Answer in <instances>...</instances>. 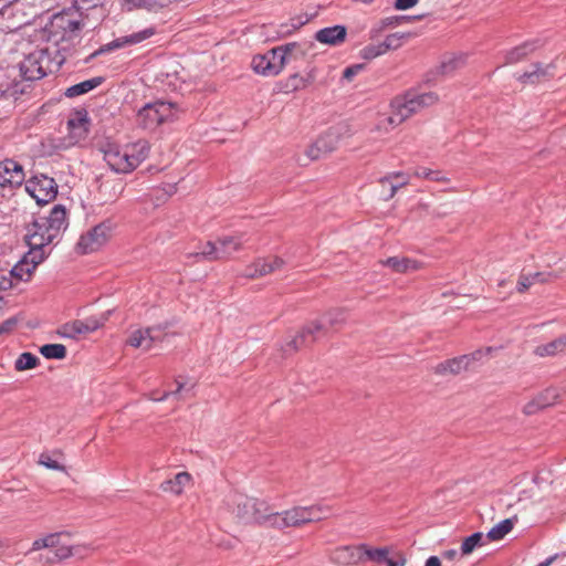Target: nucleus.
Wrapping results in <instances>:
<instances>
[{"label":"nucleus","mask_w":566,"mask_h":566,"mask_svg":"<svg viewBox=\"0 0 566 566\" xmlns=\"http://www.w3.org/2000/svg\"><path fill=\"white\" fill-rule=\"evenodd\" d=\"M424 566H441V562L439 557L437 556H430L427 560Z\"/></svg>","instance_id":"nucleus-59"},{"label":"nucleus","mask_w":566,"mask_h":566,"mask_svg":"<svg viewBox=\"0 0 566 566\" xmlns=\"http://www.w3.org/2000/svg\"><path fill=\"white\" fill-rule=\"evenodd\" d=\"M52 60L46 49H38L25 55L19 64L20 75L25 81H38L51 72Z\"/></svg>","instance_id":"nucleus-12"},{"label":"nucleus","mask_w":566,"mask_h":566,"mask_svg":"<svg viewBox=\"0 0 566 566\" xmlns=\"http://www.w3.org/2000/svg\"><path fill=\"white\" fill-rule=\"evenodd\" d=\"M419 0H396L394 3V8L396 10H408L415 7Z\"/></svg>","instance_id":"nucleus-55"},{"label":"nucleus","mask_w":566,"mask_h":566,"mask_svg":"<svg viewBox=\"0 0 566 566\" xmlns=\"http://www.w3.org/2000/svg\"><path fill=\"white\" fill-rule=\"evenodd\" d=\"M429 180L440 181L446 178L441 176V172L438 170H431V176L428 178Z\"/></svg>","instance_id":"nucleus-60"},{"label":"nucleus","mask_w":566,"mask_h":566,"mask_svg":"<svg viewBox=\"0 0 566 566\" xmlns=\"http://www.w3.org/2000/svg\"><path fill=\"white\" fill-rule=\"evenodd\" d=\"M413 175L419 178L428 179L431 176V169L426 167H419L415 169Z\"/></svg>","instance_id":"nucleus-58"},{"label":"nucleus","mask_w":566,"mask_h":566,"mask_svg":"<svg viewBox=\"0 0 566 566\" xmlns=\"http://www.w3.org/2000/svg\"><path fill=\"white\" fill-rule=\"evenodd\" d=\"M103 83V77H92L90 80L83 81L81 83L74 84L66 88L65 96L66 97H76L83 94L91 92Z\"/></svg>","instance_id":"nucleus-27"},{"label":"nucleus","mask_w":566,"mask_h":566,"mask_svg":"<svg viewBox=\"0 0 566 566\" xmlns=\"http://www.w3.org/2000/svg\"><path fill=\"white\" fill-rule=\"evenodd\" d=\"M363 548V556H366L368 559L378 562V563H386V560L389 558V548L388 547H380V548H370L365 544H361Z\"/></svg>","instance_id":"nucleus-37"},{"label":"nucleus","mask_w":566,"mask_h":566,"mask_svg":"<svg viewBox=\"0 0 566 566\" xmlns=\"http://www.w3.org/2000/svg\"><path fill=\"white\" fill-rule=\"evenodd\" d=\"M458 555V552L455 549H449L446 551L443 556L448 559H453Z\"/></svg>","instance_id":"nucleus-61"},{"label":"nucleus","mask_w":566,"mask_h":566,"mask_svg":"<svg viewBox=\"0 0 566 566\" xmlns=\"http://www.w3.org/2000/svg\"><path fill=\"white\" fill-rule=\"evenodd\" d=\"M243 242V234L224 235L214 242L208 241L200 251L193 254V256L208 261L226 260L240 251Z\"/></svg>","instance_id":"nucleus-10"},{"label":"nucleus","mask_w":566,"mask_h":566,"mask_svg":"<svg viewBox=\"0 0 566 566\" xmlns=\"http://www.w3.org/2000/svg\"><path fill=\"white\" fill-rule=\"evenodd\" d=\"M56 334L61 338L78 339V337L84 334L83 327H82V321L74 319V321L62 324L56 329Z\"/></svg>","instance_id":"nucleus-29"},{"label":"nucleus","mask_w":566,"mask_h":566,"mask_svg":"<svg viewBox=\"0 0 566 566\" xmlns=\"http://www.w3.org/2000/svg\"><path fill=\"white\" fill-rule=\"evenodd\" d=\"M297 46L296 43H287L285 45L273 48V51H281L276 56L282 60V65L284 66L286 63V56Z\"/></svg>","instance_id":"nucleus-49"},{"label":"nucleus","mask_w":566,"mask_h":566,"mask_svg":"<svg viewBox=\"0 0 566 566\" xmlns=\"http://www.w3.org/2000/svg\"><path fill=\"white\" fill-rule=\"evenodd\" d=\"M385 266H389L397 273H406L415 271L419 268V263L416 260L409 258L391 256L380 262Z\"/></svg>","instance_id":"nucleus-25"},{"label":"nucleus","mask_w":566,"mask_h":566,"mask_svg":"<svg viewBox=\"0 0 566 566\" xmlns=\"http://www.w3.org/2000/svg\"><path fill=\"white\" fill-rule=\"evenodd\" d=\"M345 321V312L342 310H334L328 312L322 321L311 322L303 329L294 336L285 347L286 353L297 350L301 347L307 346L315 342L318 337L326 333L327 325L333 327Z\"/></svg>","instance_id":"nucleus-8"},{"label":"nucleus","mask_w":566,"mask_h":566,"mask_svg":"<svg viewBox=\"0 0 566 566\" xmlns=\"http://www.w3.org/2000/svg\"><path fill=\"white\" fill-rule=\"evenodd\" d=\"M419 17L416 15H392L385 18V22L387 25H390V28H396L405 23H410L417 20Z\"/></svg>","instance_id":"nucleus-45"},{"label":"nucleus","mask_w":566,"mask_h":566,"mask_svg":"<svg viewBox=\"0 0 566 566\" xmlns=\"http://www.w3.org/2000/svg\"><path fill=\"white\" fill-rule=\"evenodd\" d=\"M40 464L44 465L48 469L56 470V471H63L64 467L60 464L57 461L51 459L48 455H41L40 458Z\"/></svg>","instance_id":"nucleus-52"},{"label":"nucleus","mask_w":566,"mask_h":566,"mask_svg":"<svg viewBox=\"0 0 566 566\" xmlns=\"http://www.w3.org/2000/svg\"><path fill=\"white\" fill-rule=\"evenodd\" d=\"M349 135L350 129L347 124L340 123L333 126L308 146L305 155L310 160H317L333 151L337 147L339 140Z\"/></svg>","instance_id":"nucleus-11"},{"label":"nucleus","mask_w":566,"mask_h":566,"mask_svg":"<svg viewBox=\"0 0 566 566\" xmlns=\"http://www.w3.org/2000/svg\"><path fill=\"white\" fill-rule=\"evenodd\" d=\"M18 324L15 317H10L0 324V336L9 335Z\"/></svg>","instance_id":"nucleus-51"},{"label":"nucleus","mask_w":566,"mask_h":566,"mask_svg":"<svg viewBox=\"0 0 566 566\" xmlns=\"http://www.w3.org/2000/svg\"><path fill=\"white\" fill-rule=\"evenodd\" d=\"M405 38V34L392 33L386 36L385 41L381 42L382 46H385V51L391 49H398L401 45V39Z\"/></svg>","instance_id":"nucleus-47"},{"label":"nucleus","mask_w":566,"mask_h":566,"mask_svg":"<svg viewBox=\"0 0 566 566\" xmlns=\"http://www.w3.org/2000/svg\"><path fill=\"white\" fill-rule=\"evenodd\" d=\"M566 350V335H563L547 344L538 345L534 354L539 357L554 356Z\"/></svg>","instance_id":"nucleus-26"},{"label":"nucleus","mask_w":566,"mask_h":566,"mask_svg":"<svg viewBox=\"0 0 566 566\" xmlns=\"http://www.w3.org/2000/svg\"><path fill=\"white\" fill-rule=\"evenodd\" d=\"M385 53H386L385 46H382L381 43L368 44L359 51V55L364 60H373V59L378 57Z\"/></svg>","instance_id":"nucleus-40"},{"label":"nucleus","mask_w":566,"mask_h":566,"mask_svg":"<svg viewBox=\"0 0 566 566\" xmlns=\"http://www.w3.org/2000/svg\"><path fill=\"white\" fill-rule=\"evenodd\" d=\"M464 63V56L463 55H457L452 56L441 63V73L442 74H449L453 72L457 67L462 65Z\"/></svg>","instance_id":"nucleus-44"},{"label":"nucleus","mask_w":566,"mask_h":566,"mask_svg":"<svg viewBox=\"0 0 566 566\" xmlns=\"http://www.w3.org/2000/svg\"><path fill=\"white\" fill-rule=\"evenodd\" d=\"M99 150L107 166L116 174H129L135 170L149 155L150 146L146 140L126 145L106 139Z\"/></svg>","instance_id":"nucleus-2"},{"label":"nucleus","mask_w":566,"mask_h":566,"mask_svg":"<svg viewBox=\"0 0 566 566\" xmlns=\"http://www.w3.org/2000/svg\"><path fill=\"white\" fill-rule=\"evenodd\" d=\"M39 358L31 353H22L14 361V369L18 371H24L28 369L35 368L39 364Z\"/></svg>","instance_id":"nucleus-36"},{"label":"nucleus","mask_w":566,"mask_h":566,"mask_svg":"<svg viewBox=\"0 0 566 566\" xmlns=\"http://www.w3.org/2000/svg\"><path fill=\"white\" fill-rule=\"evenodd\" d=\"M332 513L328 505L316 503L308 506L296 505L282 512H274L271 527L275 530L300 528L310 523L327 518Z\"/></svg>","instance_id":"nucleus-4"},{"label":"nucleus","mask_w":566,"mask_h":566,"mask_svg":"<svg viewBox=\"0 0 566 566\" xmlns=\"http://www.w3.org/2000/svg\"><path fill=\"white\" fill-rule=\"evenodd\" d=\"M181 113L176 103L156 101L145 104L136 114V124L139 128L154 132L160 125L172 123L178 119Z\"/></svg>","instance_id":"nucleus-7"},{"label":"nucleus","mask_w":566,"mask_h":566,"mask_svg":"<svg viewBox=\"0 0 566 566\" xmlns=\"http://www.w3.org/2000/svg\"><path fill=\"white\" fill-rule=\"evenodd\" d=\"M156 32H157L156 28L149 27L144 30L134 32L132 34L116 38L113 41L102 45L98 50L94 51L90 55L88 60H92L101 54H106V53L113 52L115 50H119V49H123L126 46L139 44V43L148 40L153 35H155Z\"/></svg>","instance_id":"nucleus-14"},{"label":"nucleus","mask_w":566,"mask_h":566,"mask_svg":"<svg viewBox=\"0 0 566 566\" xmlns=\"http://www.w3.org/2000/svg\"><path fill=\"white\" fill-rule=\"evenodd\" d=\"M492 352V347H486L485 349H478L471 354H468L467 356H471L470 358V368L474 367L475 361H480L483 357L489 355Z\"/></svg>","instance_id":"nucleus-53"},{"label":"nucleus","mask_w":566,"mask_h":566,"mask_svg":"<svg viewBox=\"0 0 566 566\" xmlns=\"http://www.w3.org/2000/svg\"><path fill=\"white\" fill-rule=\"evenodd\" d=\"M391 177L401 178V179H400V182H399V184H397V185H391V187H390V191H389L388 196L386 197V199H387V200H388V199H391V198L396 195L397 190H398L400 187H402V186H405V185H407V184L409 182L408 177H407L403 172H394V174H391L390 176H387V177L381 178V179H380V182H381V184H385V182H387Z\"/></svg>","instance_id":"nucleus-42"},{"label":"nucleus","mask_w":566,"mask_h":566,"mask_svg":"<svg viewBox=\"0 0 566 566\" xmlns=\"http://www.w3.org/2000/svg\"><path fill=\"white\" fill-rule=\"evenodd\" d=\"M548 74L547 69L542 67L541 64H534L532 65L530 71L524 72L521 74L517 80L524 84L527 83H536L542 77H545Z\"/></svg>","instance_id":"nucleus-34"},{"label":"nucleus","mask_w":566,"mask_h":566,"mask_svg":"<svg viewBox=\"0 0 566 566\" xmlns=\"http://www.w3.org/2000/svg\"><path fill=\"white\" fill-rule=\"evenodd\" d=\"M61 533H51L42 538L35 539L29 553L49 548L50 552L39 556V562L43 565H54L72 557V545L63 544L61 542Z\"/></svg>","instance_id":"nucleus-9"},{"label":"nucleus","mask_w":566,"mask_h":566,"mask_svg":"<svg viewBox=\"0 0 566 566\" xmlns=\"http://www.w3.org/2000/svg\"><path fill=\"white\" fill-rule=\"evenodd\" d=\"M25 175L23 167L13 159L0 161V188H14L22 185Z\"/></svg>","instance_id":"nucleus-18"},{"label":"nucleus","mask_w":566,"mask_h":566,"mask_svg":"<svg viewBox=\"0 0 566 566\" xmlns=\"http://www.w3.org/2000/svg\"><path fill=\"white\" fill-rule=\"evenodd\" d=\"M484 535L481 532L473 533L464 538L461 545L462 555L471 554L478 546L483 545Z\"/></svg>","instance_id":"nucleus-38"},{"label":"nucleus","mask_w":566,"mask_h":566,"mask_svg":"<svg viewBox=\"0 0 566 566\" xmlns=\"http://www.w3.org/2000/svg\"><path fill=\"white\" fill-rule=\"evenodd\" d=\"M333 558L342 565L356 564L363 559L361 544L358 546H343L334 552Z\"/></svg>","instance_id":"nucleus-21"},{"label":"nucleus","mask_w":566,"mask_h":566,"mask_svg":"<svg viewBox=\"0 0 566 566\" xmlns=\"http://www.w3.org/2000/svg\"><path fill=\"white\" fill-rule=\"evenodd\" d=\"M284 264V260L279 256H274L271 260L258 259L251 265L247 266L243 276L249 279L262 277L282 269Z\"/></svg>","instance_id":"nucleus-19"},{"label":"nucleus","mask_w":566,"mask_h":566,"mask_svg":"<svg viewBox=\"0 0 566 566\" xmlns=\"http://www.w3.org/2000/svg\"><path fill=\"white\" fill-rule=\"evenodd\" d=\"M513 528V521L506 518L493 526L486 534V538L490 541H500Z\"/></svg>","instance_id":"nucleus-33"},{"label":"nucleus","mask_w":566,"mask_h":566,"mask_svg":"<svg viewBox=\"0 0 566 566\" xmlns=\"http://www.w3.org/2000/svg\"><path fill=\"white\" fill-rule=\"evenodd\" d=\"M347 30L344 25H333L316 32L315 39L323 44L338 45L346 39Z\"/></svg>","instance_id":"nucleus-20"},{"label":"nucleus","mask_w":566,"mask_h":566,"mask_svg":"<svg viewBox=\"0 0 566 566\" xmlns=\"http://www.w3.org/2000/svg\"><path fill=\"white\" fill-rule=\"evenodd\" d=\"M191 481V475L188 472H179L172 479L166 480L161 483L160 489L175 495H180L184 489Z\"/></svg>","instance_id":"nucleus-23"},{"label":"nucleus","mask_w":566,"mask_h":566,"mask_svg":"<svg viewBox=\"0 0 566 566\" xmlns=\"http://www.w3.org/2000/svg\"><path fill=\"white\" fill-rule=\"evenodd\" d=\"M280 52L271 49L264 54L255 55L251 62L253 71L263 76L277 75L284 67L282 60L276 56Z\"/></svg>","instance_id":"nucleus-17"},{"label":"nucleus","mask_w":566,"mask_h":566,"mask_svg":"<svg viewBox=\"0 0 566 566\" xmlns=\"http://www.w3.org/2000/svg\"><path fill=\"white\" fill-rule=\"evenodd\" d=\"M112 311H106L99 316H90L82 321V327L84 334L92 333L104 326V324L108 321Z\"/></svg>","instance_id":"nucleus-32"},{"label":"nucleus","mask_w":566,"mask_h":566,"mask_svg":"<svg viewBox=\"0 0 566 566\" xmlns=\"http://www.w3.org/2000/svg\"><path fill=\"white\" fill-rule=\"evenodd\" d=\"M96 547L93 544H76L72 545V552L73 556L84 559L87 557L92 552H94Z\"/></svg>","instance_id":"nucleus-46"},{"label":"nucleus","mask_w":566,"mask_h":566,"mask_svg":"<svg viewBox=\"0 0 566 566\" xmlns=\"http://www.w3.org/2000/svg\"><path fill=\"white\" fill-rule=\"evenodd\" d=\"M535 49L534 42H525L506 53L505 61L509 64L517 63Z\"/></svg>","instance_id":"nucleus-31"},{"label":"nucleus","mask_w":566,"mask_h":566,"mask_svg":"<svg viewBox=\"0 0 566 566\" xmlns=\"http://www.w3.org/2000/svg\"><path fill=\"white\" fill-rule=\"evenodd\" d=\"M470 358L471 356L462 355L460 357L446 360L436 367V373L441 375H458L470 368Z\"/></svg>","instance_id":"nucleus-22"},{"label":"nucleus","mask_w":566,"mask_h":566,"mask_svg":"<svg viewBox=\"0 0 566 566\" xmlns=\"http://www.w3.org/2000/svg\"><path fill=\"white\" fill-rule=\"evenodd\" d=\"M541 273H535L533 275H521L517 282V291L520 293L525 292L534 282L541 277Z\"/></svg>","instance_id":"nucleus-48"},{"label":"nucleus","mask_w":566,"mask_h":566,"mask_svg":"<svg viewBox=\"0 0 566 566\" xmlns=\"http://www.w3.org/2000/svg\"><path fill=\"white\" fill-rule=\"evenodd\" d=\"M111 226L106 222H102L86 233L82 234L76 249L82 254H87L97 251L102 248L109 238Z\"/></svg>","instance_id":"nucleus-15"},{"label":"nucleus","mask_w":566,"mask_h":566,"mask_svg":"<svg viewBox=\"0 0 566 566\" xmlns=\"http://www.w3.org/2000/svg\"><path fill=\"white\" fill-rule=\"evenodd\" d=\"M168 0H124L128 10L146 9L148 11L157 12L168 4Z\"/></svg>","instance_id":"nucleus-30"},{"label":"nucleus","mask_w":566,"mask_h":566,"mask_svg":"<svg viewBox=\"0 0 566 566\" xmlns=\"http://www.w3.org/2000/svg\"><path fill=\"white\" fill-rule=\"evenodd\" d=\"M438 102L439 96L434 92L410 90L391 101V115L381 119L378 127L387 130L388 126H398L412 115L436 105Z\"/></svg>","instance_id":"nucleus-3"},{"label":"nucleus","mask_w":566,"mask_h":566,"mask_svg":"<svg viewBox=\"0 0 566 566\" xmlns=\"http://www.w3.org/2000/svg\"><path fill=\"white\" fill-rule=\"evenodd\" d=\"M407 559L402 553H397L395 558H388L386 560L387 566H405Z\"/></svg>","instance_id":"nucleus-56"},{"label":"nucleus","mask_w":566,"mask_h":566,"mask_svg":"<svg viewBox=\"0 0 566 566\" xmlns=\"http://www.w3.org/2000/svg\"><path fill=\"white\" fill-rule=\"evenodd\" d=\"M23 92L20 84L15 80L10 81L7 71H0V98L12 97L15 98Z\"/></svg>","instance_id":"nucleus-28"},{"label":"nucleus","mask_w":566,"mask_h":566,"mask_svg":"<svg viewBox=\"0 0 566 566\" xmlns=\"http://www.w3.org/2000/svg\"><path fill=\"white\" fill-rule=\"evenodd\" d=\"M4 14V4L0 2V15Z\"/></svg>","instance_id":"nucleus-64"},{"label":"nucleus","mask_w":566,"mask_h":566,"mask_svg":"<svg viewBox=\"0 0 566 566\" xmlns=\"http://www.w3.org/2000/svg\"><path fill=\"white\" fill-rule=\"evenodd\" d=\"M67 227V212L62 205H55L46 216L34 217L25 233L29 251L13 266L11 273L28 281L36 266L50 255L52 247L60 242Z\"/></svg>","instance_id":"nucleus-1"},{"label":"nucleus","mask_w":566,"mask_h":566,"mask_svg":"<svg viewBox=\"0 0 566 566\" xmlns=\"http://www.w3.org/2000/svg\"><path fill=\"white\" fill-rule=\"evenodd\" d=\"M167 325H155L146 328H139L129 335L127 344L135 348L149 350L155 343L164 340Z\"/></svg>","instance_id":"nucleus-16"},{"label":"nucleus","mask_w":566,"mask_h":566,"mask_svg":"<svg viewBox=\"0 0 566 566\" xmlns=\"http://www.w3.org/2000/svg\"><path fill=\"white\" fill-rule=\"evenodd\" d=\"M85 25L83 12L77 7H71L53 14L46 27L49 40L55 42H73L80 38Z\"/></svg>","instance_id":"nucleus-5"},{"label":"nucleus","mask_w":566,"mask_h":566,"mask_svg":"<svg viewBox=\"0 0 566 566\" xmlns=\"http://www.w3.org/2000/svg\"><path fill=\"white\" fill-rule=\"evenodd\" d=\"M87 123L86 114H77L76 117L67 120V127L72 130L78 129V135L81 136L87 133Z\"/></svg>","instance_id":"nucleus-41"},{"label":"nucleus","mask_w":566,"mask_h":566,"mask_svg":"<svg viewBox=\"0 0 566 566\" xmlns=\"http://www.w3.org/2000/svg\"><path fill=\"white\" fill-rule=\"evenodd\" d=\"M558 398L557 389L549 388L541 394L534 401L526 405L524 408L525 413H533L538 408H545L554 405Z\"/></svg>","instance_id":"nucleus-24"},{"label":"nucleus","mask_w":566,"mask_h":566,"mask_svg":"<svg viewBox=\"0 0 566 566\" xmlns=\"http://www.w3.org/2000/svg\"><path fill=\"white\" fill-rule=\"evenodd\" d=\"M18 1L19 0H0V2L4 4V10Z\"/></svg>","instance_id":"nucleus-62"},{"label":"nucleus","mask_w":566,"mask_h":566,"mask_svg":"<svg viewBox=\"0 0 566 566\" xmlns=\"http://www.w3.org/2000/svg\"><path fill=\"white\" fill-rule=\"evenodd\" d=\"M75 7L81 9L95 8L102 0H74Z\"/></svg>","instance_id":"nucleus-57"},{"label":"nucleus","mask_w":566,"mask_h":566,"mask_svg":"<svg viewBox=\"0 0 566 566\" xmlns=\"http://www.w3.org/2000/svg\"><path fill=\"white\" fill-rule=\"evenodd\" d=\"M388 28H390V25H387L384 18L371 27V29L369 30V35L371 39H374Z\"/></svg>","instance_id":"nucleus-54"},{"label":"nucleus","mask_w":566,"mask_h":566,"mask_svg":"<svg viewBox=\"0 0 566 566\" xmlns=\"http://www.w3.org/2000/svg\"><path fill=\"white\" fill-rule=\"evenodd\" d=\"M177 388L175 391H165L160 397L153 396V400L155 401H164L169 396L174 395L177 396L181 394L184 390H191L195 387V382H191L189 387H187V382L181 381L179 378L176 379Z\"/></svg>","instance_id":"nucleus-43"},{"label":"nucleus","mask_w":566,"mask_h":566,"mask_svg":"<svg viewBox=\"0 0 566 566\" xmlns=\"http://www.w3.org/2000/svg\"><path fill=\"white\" fill-rule=\"evenodd\" d=\"M40 353L46 359H63L66 357V347L62 344H45Z\"/></svg>","instance_id":"nucleus-35"},{"label":"nucleus","mask_w":566,"mask_h":566,"mask_svg":"<svg viewBox=\"0 0 566 566\" xmlns=\"http://www.w3.org/2000/svg\"><path fill=\"white\" fill-rule=\"evenodd\" d=\"M553 559H554V557H549V558L545 559L544 562L539 563L536 566H549L551 563L553 562Z\"/></svg>","instance_id":"nucleus-63"},{"label":"nucleus","mask_w":566,"mask_h":566,"mask_svg":"<svg viewBox=\"0 0 566 566\" xmlns=\"http://www.w3.org/2000/svg\"><path fill=\"white\" fill-rule=\"evenodd\" d=\"M310 21L308 17L305 15H297L291 19L290 23L282 24L281 25V35H289L295 30L300 29L304 24H306Z\"/></svg>","instance_id":"nucleus-39"},{"label":"nucleus","mask_w":566,"mask_h":566,"mask_svg":"<svg viewBox=\"0 0 566 566\" xmlns=\"http://www.w3.org/2000/svg\"><path fill=\"white\" fill-rule=\"evenodd\" d=\"M364 70V64H354L346 67L343 72V78L352 81L357 74Z\"/></svg>","instance_id":"nucleus-50"},{"label":"nucleus","mask_w":566,"mask_h":566,"mask_svg":"<svg viewBox=\"0 0 566 566\" xmlns=\"http://www.w3.org/2000/svg\"><path fill=\"white\" fill-rule=\"evenodd\" d=\"M231 502L235 506L233 512L241 522L271 527L274 511L266 501L234 494Z\"/></svg>","instance_id":"nucleus-6"},{"label":"nucleus","mask_w":566,"mask_h":566,"mask_svg":"<svg viewBox=\"0 0 566 566\" xmlns=\"http://www.w3.org/2000/svg\"><path fill=\"white\" fill-rule=\"evenodd\" d=\"M25 191L38 203H48L57 195V184L46 175H34L25 181Z\"/></svg>","instance_id":"nucleus-13"}]
</instances>
